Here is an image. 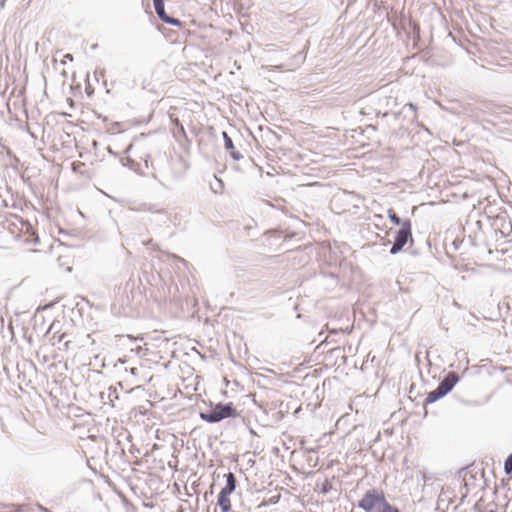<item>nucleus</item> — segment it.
<instances>
[{"label":"nucleus","instance_id":"20e7f679","mask_svg":"<svg viewBox=\"0 0 512 512\" xmlns=\"http://www.w3.org/2000/svg\"><path fill=\"white\" fill-rule=\"evenodd\" d=\"M408 240L413 241L411 232V223L409 220L402 223L401 229L397 232L393 246L390 253L397 254L407 244Z\"/></svg>","mask_w":512,"mask_h":512},{"label":"nucleus","instance_id":"6e6552de","mask_svg":"<svg viewBox=\"0 0 512 512\" xmlns=\"http://www.w3.org/2000/svg\"><path fill=\"white\" fill-rule=\"evenodd\" d=\"M224 139L225 148L231 152V156L238 160L241 156L238 152L234 151V144L232 142V139L229 137V135L226 132H223L222 134Z\"/></svg>","mask_w":512,"mask_h":512},{"label":"nucleus","instance_id":"f03ea898","mask_svg":"<svg viewBox=\"0 0 512 512\" xmlns=\"http://www.w3.org/2000/svg\"><path fill=\"white\" fill-rule=\"evenodd\" d=\"M459 381V377L455 372H449L445 378L439 383L438 387L429 392L426 399L425 404H431L437 401L438 399L445 396L449 393L456 383Z\"/></svg>","mask_w":512,"mask_h":512},{"label":"nucleus","instance_id":"f257e3e1","mask_svg":"<svg viewBox=\"0 0 512 512\" xmlns=\"http://www.w3.org/2000/svg\"><path fill=\"white\" fill-rule=\"evenodd\" d=\"M358 506L365 512H400L386 500L384 492L379 489L368 490Z\"/></svg>","mask_w":512,"mask_h":512},{"label":"nucleus","instance_id":"7ed1b4c3","mask_svg":"<svg viewBox=\"0 0 512 512\" xmlns=\"http://www.w3.org/2000/svg\"><path fill=\"white\" fill-rule=\"evenodd\" d=\"M201 418L209 423L219 422L229 417H236L237 411L233 403L217 404L209 413H201Z\"/></svg>","mask_w":512,"mask_h":512},{"label":"nucleus","instance_id":"4468645a","mask_svg":"<svg viewBox=\"0 0 512 512\" xmlns=\"http://www.w3.org/2000/svg\"><path fill=\"white\" fill-rule=\"evenodd\" d=\"M489 512H496L495 510H490Z\"/></svg>","mask_w":512,"mask_h":512},{"label":"nucleus","instance_id":"1a4fd4ad","mask_svg":"<svg viewBox=\"0 0 512 512\" xmlns=\"http://www.w3.org/2000/svg\"><path fill=\"white\" fill-rule=\"evenodd\" d=\"M504 471L507 475L512 473V453L507 457L504 462Z\"/></svg>","mask_w":512,"mask_h":512},{"label":"nucleus","instance_id":"39448f33","mask_svg":"<svg viewBox=\"0 0 512 512\" xmlns=\"http://www.w3.org/2000/svg\"><path fill=\"white\" fill-rule=\"evenodd\" d=\"M154 7L157 15L161 20H163L166 23L169 24H179V21L173 18H170L166 13L164 9V0H153Z\"/></svg>","mask_w":512,"mask_h":512},{"label":"nucleus","instance_id":"9b49d317","mask_svg":"<svg viewBox=\"0 0 512 512\" xmlns=\"http://www.w3.org/2000/svg\"><path fill=\"white\" fill-rule=\"evenodd\" d=\"M67 61H73V56L69 53L63 56L62 63L65 64Z\"/></svg>","mask_w":512,"mask_h":512},{"label":"nucleus","instance_id":"f8f14e48","mask_svg":"<svg viewBox=\"0 0 512 512\" xmlns=\"http://www.w3.org/2000/svg\"><path fill=\"white\" fill-rule=\"evenodd\" d=\"M70 348H71V341L70 340L65 341L64 342V350L68 351V350H70Z\"/></svg>","mask_w":512,"mask_h":512},{"label":"nucleus","instance_id":"9d476101","mask_svg":"<svg viewBox=\"0 0 512 512\" xmlns=\"http://www.w3.org/2000/svg\"><path fill=\"white\" fill-rule=\"evenodd\" d=\"M388 217L396 225H399V224L402 225V223H403V222H401L400 218L396 215V213L392 209L388 210Z\"/></svg>","mask_w":512,"mask_h":512},{"label":"nucleus","instance_id":"0eeeda50","mask_svg":"<svg viewBox=\"0 0 512 512\" xmlns=\"http://www.w3.org/2000/svg\"><path fill=\"white\" fill-rule=\"evenodd\" d=\"M226 485L221 489V491L231 494L234 492L236 488V478L232 472H229L225 475Z\"/></svg>","mask_w":512,"mask_h":512},{"label":"nucleus","instance_id":"423d86ee","mask_svg":"<svg viewBox=\"0 0 512 512\" xmlns=\"http://www.w3.org/2000/svg\"><path fill=\"white\" fill-rule=\"evenodd\" d=\"M230 494L220 491L218 494V505L220 506L222 512H229L231 509V501L229 498Z\"/></svg>","mask_w":512,"mask_h":512},{"label":"nucleus","instance_id":"ddd939ff","mask_svg":"<svg viewBox=\"0 0 512 512\" xmlns=\"http://www.w3.org/2000/svg\"><path fill=\"white\" fill-rule=\"evenodd\" d=\"M67 334L66 333H61L59 336H58V342H61L63 341L65 338H66Z\"/></svg>","mask_w":512,"mask_h":512}]
</instances>
